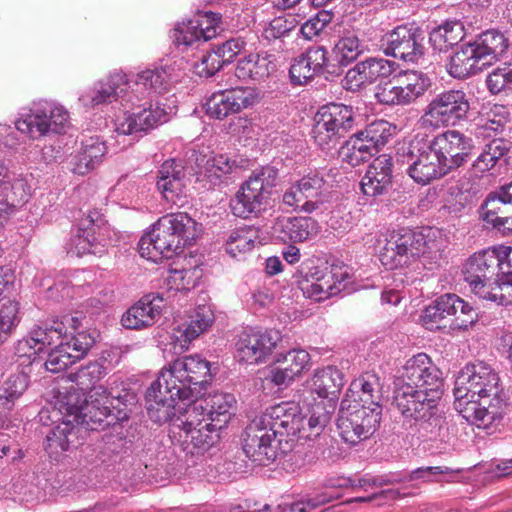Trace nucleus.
I'll list each match as a JSON object with an SVG mask.
<instances>
[{"label": "nucleus", "mask_w": 512, "mask_h": 512, "mask_svg": "<svg viewBox=\"0 0 512 512\" xmlns=\"http://www.w3.org/2000/svg\"><path fill=\"white\" fill-rule=\"evenodd\" d=\"M31 331L37 345H39L42 351H44V349L48 346H56L60 341H64L65 338L64 317L60 321H53L51 326H37Z\"/></svg>", "instance_id": "obj_52"}, {"label": "nucleus", "mask_w": 512, "mask_h": 512, "mask_svg": "<svg viewBox=\"0 0 512 512\" xmlns=\"http://www.w3.org/2000/svg\"><path fill=\"white\" fill-rule=\"evenodd\" d=\"M235 358L240 364H254L256 362V341L252 343L251 336L243 333L236 343Z\"/></svg>", "instance_id": "obj_62"}, {"label": "nucleus", "mask_w": 512, "mask_h": 512, "mask_svg": "<svg viewBox=\"0 0 512 512\" xmlns=\"http://www.w3.org/2000/svg\"><path fill=\"white\" fill-rule=\"evenodd\" d=\"M475 144L472 137L458 130V136L454 137L451 156L448 162V174L470 161Z\"/></svg>", "instance_id": "obj_46"}, {"label": "nucleus", "mask_w": 512, "mask_h": 512, "mask_svg": "<svg viewBox=\"0 0 512 512\" xmlns=\"http://www.w3.org/2000/svg\"><path fill=\"white\" fill-rule=\"evenodd\" d=\"M355 389H359V400L361 404L376 407L380 405L381 384L378 376L374 373H365L352 383Z\"/></svg>", "instance_id": "obj_44"}, {"label": "nucleus", "mask_w": 512, "mask_h": 512, "mask_svg": "<svg viewBox=\"0 0 512 512\" xmlns=\"http://www.w3.org/2000/svg\"><path fill=\"white\" fill-rule=\"evenodd\" d=\"M164 299L159 294L146 295L130 307L122 316V325L127 329L152 326L161 316Z\"/></svg>", "instance_id": "obj_25"}, {"label": "nucleus", "mask_w": 512, "mask_h": 512, "mask_svg": "<svg viewBox=\"0 0 512 512\" xmlns=\"http://www.w3.org/2000/svg\"><path fill=\"white\" fill-rule=\"evenodd\" d=\"M392 126L384 120H377L368 124L363 130L358 131L365 141L371 144L377 152L387 144L392 136Z\"/></svg>", "instance_id": "obj_53"}, {"label": "nucleus", "mask_w": 512, "mask_h": 512, "mask_svg": "<svg viewBox=\"0 0 512 512\" xmlns=\"http://www.w3.org/2000/svg\"><path fill=\"white\" fill-rule=\"evenodd\" d=\"M328 51L323 46H313L294 59L289 69L293 85H305L315 77L330 72Z\"/></svg>", "instance_id": "obj_19"}, {"label": "nucleus", "mask_w": 512, "mask_h": 512, "mask_svg": "<svg viewBox=\"0 0 512 512\" xmlns=\"http://www.w3.org/2000/svg\"><path fill=\"white\" fill-rule=\"evenodd\" d=\"M488 67L480 56L473 41L461 42L459 49L451 56L447 71L457 79H466Z\"/></svg>", "instance_id": "obj_29"}, {"label": "nucleus", "mask_w": 512, "mask_h": 512, "mask_svg": "<svg viewBox=\"0 0 512 512\" xmlns=\"http://www.w3.org/2000/svg\"><path fill=\"white\" fill-rule=\"evenodd\" d=\"M237 168L236 162L225 154H216L206 161L204 176L213 184L218 185L227 175Z\"/></svg>", "instance_id": "obj_47"}, {"label": "nucleus", "mask_w": 512, "mask_h": 512, "mask_svg": "<svg viewBox=\"0 0 512 512\" xmlns=\"http://www.w3.org/2000/svg\"><path fill=\"white\" fill-rule=\"evenodd\" d=\"M381 414V406L342 400L336 423L339 435L346 443L356 445L373 435L379 427Z\"/></svg>", "instance_id": "obj_6"}, {"label": "nucleus", "mask_w": 512, "mask_h": 512, "mask_svg": "<svg viewBox=\"0 0 512 512\" xmlns=\"http://www.w3.org/2000/svg\"><path fill=\"white\" fill-rule=\"evenodd\" d=\"M401 377L402 386H412V389H423L429 393H442V372L425 353H419L409 359L403 367Z\"/></svg>", "instance_id": "obj_15"}, {"label": "nucleus", "mask_w": 512, "mask_h": 512, "mask_svg": "<svg viewBox=\"0 0 512 512\" xmlns=\"http://www.w3.org/2000/svg\"><path fill=\"white\" fill-rule=\"evenodd\" d=\"M454 396L462 417L480 429L490 430L499 426L511 411L499 374L487 363L477 361L467 364L459 373Z\"/></svg>", "instance_id": "obj_1"}, {"label": "nucleus", "mask_w": 512, "mask_h": 512, "mask_svg": "<svg viewBox=\"0 0 512 512\" xmlns=\"http://www.w3.org/2000/svg\"><path fill=\"white\" fill-rule=\"evenodd\" d=\"M201 276V270L197 266H192L186 260L174 261L167 271L165 284L169 290L187 291L196 286Z\"/></svg>", "instance_id": "obj_35"}, {"label": "nucleus", "mask_w": 512, "mask_h": 512, "mask_svg": "<svg viewBox=\"0 0 512 512\" xmlns=\"http://www.w3.org/2000/svg\"><path fill=\"white\" fill-rule=\"evenodd\" d=\"M310 361V355L303 349H295L287 352L285 355L277 354L272 357L273 363H287L285 368L295 379L307 367Z\"/></svg>", "instance_id": "obj_57"}, {"label": "nucleus", "mask_w": 512, "mask_h": 512, "mask_svg": "<svg viewBox=\"0 0 512 512\" xmlns=\"http://www.w3.org/2000/svg\"><path fill=\"white\" fill-rule=\"evenodd\" d=\"M200 225L187 213L163 216L152 230L139 241V253L152 262L171 258L185 245H191L200 235Z\"/></svg>", "instance_id": "obj_3"}, {"label": "nucleus", "mask_w": 512, "mask_h": 512, "mask_svg": "<svg viewBox=\"0 0 512 512\" xmlns=\"http://www.w3.org/2000/svg\"><path fill=\"white\" fill-rule=\"evenodd\" d=\"M423 34H385L380 49L385 55L405 62H417L424 54Z\"/></svg>", "instance_id": "obj_24"}, {"label": "nucleus", "mask_w": 512, "mask_h": 512, "mask_svg": "<svg viewBox=\"0 0 512 512\" xmlns=\"http://www.w3.org/2000/svg\"><path fill=\"white\" fill-rule=\"evenodd\" d=\"M191 403L187 405L186 408H182L180 406L177 407V404L174 402L175 409H173V413H175L176 410L179 412L183 410V413L181 416L178 417V420L180 421L179 427L181 431L201 427L206 422H210V417L207 415L206 407L203 404L202 399L193 400L190 399ZM172 416H175L173 414ZM173 417H171L172 419Z\"/></svg>", "instance_id": "obj_42"}, {"label": "nucleus", "mask_w": 512, "mask_h": 512, "mask_svg": "<svg viewBox=\"0 0 512 512\" xmlns=\"http://www.w3.org/2000/svg\"><path fill=\"white\" fill-rule=\"evenodd\" d=\"M111 232L110 226L99 212H90L81 220L77 233L71 239L68 253L78 257L101 254L111 240Z\"/></svg>", "instance_id": "obj_13"}, {"label": "nucleus", "mask_w": 512, "mask_h": 512, "mask_svg": "<svg viewBox=\"0 0 512 512\" xmlns=\"http://www.w3.org/2000/svg\"><path fill=\"white\" fill-rule=\"evenodd\" d=\"M207 415L213 423H219V427L225 426L231 416L230 410L235 403V398L229 393H214L202 398Z\"/></svg>", "instance_id": "obj_39"}, {"label": "nucleus", "mask_w": 512, "mask_h": 512, "mask_svg": "<svg viewBox=\"0 0 512 512\" xmlns=\"http://www.w3.org/2000/svg\"><path fill=\"white\" fill-rule=\"evenodd\" d=\"M436 244L421 232L401 229L387 240L380 252L381 263L390 270L409 265L412 261L430 253Z\"/></svg>", "instance_id": "obj_9"}, {"label": "nucleus", "mask_w": 512, "mask_h": 512, "mask_svg": "<svg viewBox=\"0 0 512 512\" xmlns=\"http://www.w3.org/2000/svg\"><path fill=\"white\" fill-rule=\"evenodd\" d=\"M256 176L254 173L241 185L239 191L230 201V208L236 217L243 219L249 218L256 208V188L254 183Z\"/></svg>", "instance_id": "obj_38"}, {"label": "nucleus", "mask_w": 512, "mask_h": 512, "mask_svg": "<svg viewBox=\"0 0 512 512\" xmlns=\"http://www.w3.org/2000/svg\"><path fill=\"white\" fill-rule=\"evenodd\" d=\"M210 363L199 355L177 358L164 366L147 389L145 399L149 418L156 423L171 420L174 401L202 396L211 381Z\"/></svg>", "instance_id": "obj_2"}, {"label": "nucleus", "mask_w": 512, "mask_h": 512, "mask_svg": "<svg viewBox=\"0 0 512 512\" xmlns=\"http://www.w3.org/2000/svg\"><path fill=\"white\" fill-rule=\"evenodd\" d=\"M20 304L16 300H8L0 306V343L18 326Z\"/></svg>", "instance_id": "obj_56"}, {"label": "nucleus", "mask_w": 512, "mask_h": 512, "mask_svg": "<svg viewBox=\"0 0 512 512\" xmlns=\"http://www.w3.org/2000/svg\"><path fill=\"white\" fill-rule=\"evenodd\" d=\"M214 319V313L209 306L199 305L185 322L173 329L171 344L174 352L181 354L188 350L191 342L212 326Z\"/></svg>", "instance_id": "obj_18"}, {"label": "nucleus", "mask_w": 512, "mask_h": 512, "mask_svg": "<svg viewBox=\"0 0 512 512\" xmlns=\"http://www.w3.org/2000/svg\"><path fill=\"white\" fill-rule=\"evenodd\" d=\"M483 220L493 228L503 231H512V201L504 198V187L489 194L481 206Z\"/></svg>", "instance_id": "obj_30"}, {"label": "nucleus", "mask_w": 512, "mask_h": 512, "mask_svg": "<svg viewBox=\"0 0 512 512\" xmlns=\"http://www.w3.org/2000/svg\"><path fill=\"white\" fill-rule=\"evenodd\" d=\"M107 153L105 142L98 136L85 138L81 141L79 151L73 156V172L85 175L99 166Z\"/></svg>", "instance_id": "obj_31"}, {"label": "nucleus", "mask_w": 512, "mask_h": 512, "mask_svg": "<svg viewBox=\"0 0 512 512\" xmlns=\"http://www.w3.org/2000/svg\"><path fill=\"white\" fill-rule=\"evenodd\" d=\"M461 308V315L457 320H452L450 327L466 330L478 319L476 310L456 294H444L427 306L422 315L423 324L427 329H439L442 322L457 313Z\"/></svg>", "instance_id": "obj_12"}, {"label": "nucleus", "mask_w": 512, "mask_h": 512, "mask_svg": "<svg viewBox=\"0 0 512 512\" xmlns=\"http://www.w3.org/2000/svg\"><path fill=\"white\" fill-rule=\"evenodd\" d=\"M441 396V392L429 393L423 389H412V386L400 385L394 391L393 405L403 418L414 420L421 428L427 425L437 426L438 402Z\"/></svg>", "instance_id": "obj_10"}, {"label": "nucleus", "mask_w": 512, "mask_h": 512, "mask_svg": "<svg viewBox=\"0 0 512 512\" xmlns=\"http://www.w3.org/2000/svg\"><path fill=\"white\" fill-rule=\"evenodd\" d=\"M318 232V222L311 217L277 218L271 227V236L283 242H302Z\"/></svg>", "instance_id": "obj_27"}, {"label": "nucleus", "mask_w": 512, "mask_h": 512, "mask_svg": "<svg viewBox=\"0 0 512 512\" xmlns=\"http://www.w3.org/2000/svg\"><path fill=\"white\" fill-rule=\"evenodd\" d=\"M167 120L165 110L150 104L148 108L139 109L132 113H124L115 120V129L119 134L129 135L147 131Z\"/></svg>", "instance_id": "obj_26"}, {"label": "nucleus", "mask_w": 512, "mask_h": 512, "mask_svg": "<svg viewBox=\"0 0 512 512\" xmlns=\"http://www.w3.org/2000/svg\"><path fill=\"white\" fill-rule=\"evenodd\" d=\"M406 105L421 97L430 86V79L422 72L407 70L395 75Z\"/></svg>", "instance_id": "obj_37"}, {"label": "nucleus", "mask_w": 512, "mask_h": 512, "mask_svg": "<svg viewBox=\"0 0 512 512\" xmlns=\"http://www.w3.org/2000/svg\"><path fill=\"white\" fill-rule=\"evenodd\" d=\"M458 136V130H445L432 138L427 137V142L435 153L443 167L448 172V162L452 150L454 137Z\"/></svg>", "instance_id": "obj_55"}, {"label": "nucleus", "mask_w": 512, "mask_h": 512, "mask_svg": "<svg viewBox=\"0 0 512 512\" xmlns=\"http://www.w3.org/2000/svg\"><path fill=\"white\" fill-rule=\"evenodd\" d=\"M219 423L206 422L201 427L181 431L183 450L191 455L208 451L218 440Z\"/></svg>", "instance_id": "obj_32"}, {"label": "nucleus", "mask_w": 512, "mask_h": 512, "mask_svg": "<svg viewBox=\"0 0 512 512\" xmlns=\"http://www.w3.org/2000/svg\"><path fill=\"white\" fill-rule=\"evenodd\" d=\"M256 101L254 87H237L213 93L205 102L207 116L214 119H224L230 114L252 107Z\"/></svg>", "instance_id": "obj_16"}, {"label": "nucleus", "mask_w": 512, "mask_h": 512, "mask_svg": "<svg viewBox=\"0 0 512 512\" xmlns=\"http://www.w3.org/2000/svg\"><path fill=\"white\" fill-rule=\"evenodd\" d=\"M392 165V158L386 154L373 160L360 183L365 195L376 197L388 191L392 184Z\"/></svg>", "instance_id": "obj_28"}, {"label": "nucleus", "mask_w": 512, "mask_h": 512, "mask_svg": "<svg viewBox=\"0 0 512 512\" xmlns=\"http://www.w3.org/2000/svg\"><path fill=\"white\" fill-rule=\"evenodd\" d=\"M174 65H166L155 69L140 72L135 82L136 90L140 87L149 89V93L164 94L169 91L171 83L177 81Z\"/></svg>", "instance_id": "obj_34"}, {"label": "nucleus", "mask_w": 512, "mask_h": 512, "mask_svg": "<svg viewBox=\"0 0 512 512\" xmlns=\"http://www.w3.org/2000/svg\"><path fill=\"white\" fill-rule=\"evenodd\" d=\"M188 178L184 167L174 159L166 160L158 171L157 189L167 202L182 206L187 198Z\"/></svg>", "instance_id": "obj_20"}, {"label": "nucleus", "mask_w": 512, "mask_h": 512, "mask_svg": "<svg viewBox=\"0 0 512 512\" xmlns=\"http://www.w3.org/2000/svg\"><path fill=\"white\" fill-rule=\"evenodd\" d=\"M375 98L378 103L383 105H406L395 76L388 81H381L375 87Z\"/></svg>", "instance_id": "obj_58"}, {"label": "nucleus", "mask_w": 512, "mask_h": 512, "mask_svg": "<svg viewBox=\"0 0 512 512\" xmlns=\"http://www.w3.org/2000/svg\"><path fill=\"white\" fill-rule=\"evenodd\" d=\"M78 359L70 351V342L60 341L49 353L45 368L52 373H60L74 364Z\"/></svg>", "instance_id": "obj_50"}, {"label": "nucleus", "mask_w": 512, "mask_h": 512, "mask_svg": "<svg viewBox=\"0 0 512 512\" xmlns=\"http://www.w3.org/2000/svg\"><path fill=\"white\" fill-rule=\"evenodd\" d=\"M470 109L467 95L462 90H449L436 95L420 117L421 127L439 129L455 125L466 118Z\"/></svg>", "instance_id": "obj_11"}, {"label": "nucleus", "mask_w": 512, "mask_h": 512, "mask_svg": "<svg viewBox=\"0 0 512 512\" xmlns=\"http://www.w3.org/2000/svg\"><path fill=\"white\" fill-rule=\"evenodd\" d=\"M427 142V137L416 136L397 152V161L407 166L406 172L418 184L426 185L448 172Z\"/></svg>", "instance_id": "obj_8"}, {"label": "nucleus", "mask_w": 512, "mask_h": 512, "mask_svg": "<svg viewBox=\"0 0 512 512\" xmlns=\"http://www.w3.org/2000/svg\"><path fill=\"white\" fill-rule=\"evenodd\" d=\"M49 417L53 422V427L46 434L45 451L50 458L58 460L63 453L76 448L79 444V425L74 421V417L65 410L58 418H55L52 409Z\"/></svg>", "instance_id": "obj_17"}, {"label": "nucleus", "mask_w": 512, "mask_h": 512, "mask_svg": "<svg viewBox=\"0 0 512 512\" xmlns=\"http://www.w3.org/2000/svg\"><path fill=\"white\" fill-rule=\"evenodd\" d=\"M366 86L387 79L396 72L397 64L384 58H368L358 62Z\"/></svg>", "instance_id": "obj_41"}, {"label": "nucleus", "mask_w": 512, "mask_h": 512, "mask_svg": "<svg viewBox=\"0 0 512 512\" xmlns=\"http://www.w3.org/2000/svg\"><path fill=\"white\" fill-rule=\"evenodd\" d=\"M222 15L212 11L201 12L198 11L192 19L185 22L178 23L174 28V32H210L217 29L223 30Z\"/></svg>", "instance_id": "obj_43"}, {"label": "nucleus", "mask_w": 512, "mask_h": 512, "mask_svg": "<svg viewBox=\"0 0 512 512\" xmlns=\"http://www.w3.org/2000/svg\"><path fill=\"white\" fill-rule=\"evenodd\" d=\"M325 181L318 174L303 176L283 194V203L297 213L311 214L327 202Z\"/></svg>", "instance_id": "obj_14"}, {"label": "nucleus", "mask_w": 512, "mask_h": 512, "mask_svg": "<svg viewBox=\"0 0 512 512\" xmlns=\"http://www.w3.org/2000/svg\"><path fill=\"white\" fill-rule=\"evenodd\" d=\"M355 112L351 106L331 103L322 106L315 116L312 136L322 149L335 147L355 127Z\"/></svg>", "instance_id": "obj_7"}, {"label": "nucleus", "mask_w": 512, "mask_h": 512, "mask_svg": "<svg viewBox=\"0 0 512 512\" xmlns=\"http://www.w3.org/2000/svg\"><path fill=\"white\" fill-rule=\"evenodd\" d=\"M27 388L26 376L23 374H14L10 376L2 385L0 392V411H9L14 403Z\"/></svg>", "instance_id": "obj_49"}, {"label": "nucleus", "mask_w": 512, "mask_h": 512, "mask_svg": "<svg viewBox=\"0 0 512 512\" xmlns=\"http://www.w3.org/2000/svg\"><path fill=\"white\" fill-rule=\"evenodd\" d=\"M281 340V335L276 330H266L258 335V363L268 359Z\"/></svg>", "instance_id": "obj_63"}, {"label": "nucleus", "mask_w": 512, "mask_h": 512, "mask_svg": "<svg viewBox=\"0 0 512 512\" xmlns=\"http://www.w3.org/2000/svg\"><path fill=\"white\" fill-rule=\"evenodd\" d=\"M343 275L338 276L332 270L314 267L299 281V288L304 296L315 301L325 300L338 294L343 286Z\"/></svg>", "instance_id": "obj_21"}, {"label": "nucleus", "mask_w": 512, "mask_h": 512, "mask_svg": "<svg viewBox=\"0 0 512 512\" xmlns=\"http://www.w3.org/2000/svg\"><path fill=\"white\" fill-rule=\"evenodd\" d=\"M106 375V367L100 361L90 362L75 374V381L82 389H88Z\"/></svg>", "instance_id": "obj_59"}, {"label": "nucleus", "mask_w": 512, "mask_h": 512, "mask_svg": "<svg viewBox=\"0 0 512 512\" xmlns=\"http://www.w3.org/2000/svg\"><path fill=\"white\" fill-rule=\"evenodd\" d=\"M510 150V142L503 138H496L485 145L483 152L475 160L473 166L480 172L492 169Z\"/></svg>", "instance_id": "obj_45"}, {"label": "nucleus", "mask_w": 512, "mask_h": 512, "mask_svg": "<svg viewBox=\"0 0 512 512\" xmlns=\"http://www.w3.org/2000/svg\"><path fill=\"white\" fill-rule=\"evenodd\" d=\"M278 180V171L272 166H265L261 169L260 173H258V181H261V187L258 191V205L261 204V199L270 197L273 192V187L276 186Z\"/></svg>", "instance_id": "obj_64"}, {"label": "nucleus", "mask_w": 512, "mask_h": 512, "mask_svg": "<svg viewBox=\"0 0 512 512\" xmlns=\"http://www.w3.org/2000/svg\"><path fill=\"white\" fill-rule=\"evenodd\" d=\"M63 410L68 411L78 425L96 430L111 413L108 393L102 387L91 388L88 398H83L77 391L68 392L53 407V417L58 418Z\"/></svg>", "instance_id": "obj_5"}, {"label": "nucleus", "mask_w": 512, "mask_h": 512, "mask_svg": "<svg viewBox=\"0 0 512 512\" xmlns=\"http://www.w3.org/2000/svg\"><path fill=\"white\" fill-rule=\"evenodd\" d=\"M264 433L258 436V466H269L274 464L282 455L280 449L281 440L273 432L263 430Z\"/></svg>", "instance_id": "obj_48"}, {"label": "nucleus", "mask_w": 512, "mask_h": 512, "mask_svg": "<svg viewBox=\"0 0 512 512\" xmlns=\"http://www.w3.org/2000/svg\"><path fill=\"white\" fill-rule=\"evenodd\" d=\"M256 236L250 232L236 231L226 243V251L237 260H244L247 254H251L255 247Z\"/></svg>", "instance_id": "obj_54"}, {"label": "nucleus", "mask_w": 512, "mask_h": 512, "mask_svg": "<svg viewBox=\"0 0 512 512\" xmlns=\"http://www.w3.org/2000/svg\"><path fill=\"white\" fill-rule=\"evenodd\" d=\"M472 41L487 66L497 61L510 46L505 34H478Z\"/></svg>", "instance_id": "obj_36"}, {"label": "nucleus", "mask_w": 512, "mask_h": 512, "mask_svg": "<svg viewBox=\"0 0 512 512\" xmlns=\"http://www.w3.org/2000/svg\"><path fill=\"white\" fill-rule=\"evenodd\" d=\"M261 389L265 395H276L294 380L285 367L269 366L260 372Z\"/></svg>", "instance_id": "obj_40"}, {"label": "nucleus", "mask_w": 512, "mask_h": 512, "mask_svg": "<svg viewBox=\"0 0 512 512\" xmlns=\"http://www.w3.org/2000/svg\"><path fill=\"white\" fill-rule=\"evenodd\" d=\"M363 46L355 34H348L335 44L333 48V55L335 60L342 66L357 59L363 52Z\"/></svg>", "instance_id": "obj_51"}, {"label": "nucleus", "mask_w": 512, "mask_h": 512, "mask_svg": "<svg viewBox=\"0 0 512 512\" xmlns=\"http://www.w3.org/2000/svg\"><path fill=\"white\" fill-rule=\"evenodd\" d=\"M224 65V60L213 49L194 65V72L200 77L208 78L214 76Z\"/></svg>", "instance_id": "obj_60"}, {"label": "nucleus", "mask_w": 512, "mask_h": 512, "mask_svg": "<svg viewBox=\"0 0 512 512\" xmlns=\"http://www.w3.org/2000/svg\"><path fill=\"white\" fill-rule=\"evenodd\" d=\"M344 386V376L342 372L334 367L327 366L317 370L311 382V390L323 400H327V404L323 401L315 405H323L325 411L329 413V421L335 410L340 392Z\"/></svg>", "instance_id": "obj_23"}, {"label": "nucleus", "mask_w": 512, "mask_h": 512, "mask_svg": "<svg viewBox=\"0 0 512 512\" xmlns=\"http://www.w3.org/2000/svg\"><path fill=\"white\" fill-rule=\"evenodd\" d=\"M486 86L492 94H499L512 87V73L505 66L497 67L487 75Z\"/></svg>", "instance_id": "obj_61"}, {"label": "nucleus", "mask_w": 512, "mask_h": 512, "mask_svg": "<svg viewBox=\"0 0 512 512\" xmlns=\"http://www.w3.org/2000/svg\"><path fill=\"white\" fill-rule=\"evenodd\" d=\"M329 423V413L323 405H313L309 417L302 414L295 402H282L263 412L258 421V432L267 430L276 435H287L301 439L318 436Z\"/></svg>", "instance_id": "obj_4"}, {"label": "nucleus", "mask_w": 512, "mask_h": 512, "mask_svg": "<svg viewBox=\"0 0 512 512\" xmlns=\"http://www.w3.org/2000/svg\"><path fill=\"white\" fill-rule=\"evenodd\" d=\"M117 100H120L121 103H131L132 105L135 104V100H139L134 91H130V85L126 76L120 74L111 76L100 85L98 90L83 94L80 97V101L87 107H94Z\"/></svg>", "instance_id": "obj_22"}, {"label": "nucleus", "mask_w": 512, "mask_h": 512, "mask_svg": "<svg viewBox=\"0 0 512 512\" xmlns=\"http://www.w3.org/2000/svg\"><path fill=\"white\" fill-rule=\"evenodd\" d=\"M65 338L70 342V350L78 359H82L95 343L94 333L83 326L82 319L77 316H64Z\"/></svg>", "instance_id": "obj_33"}]
</instances>
